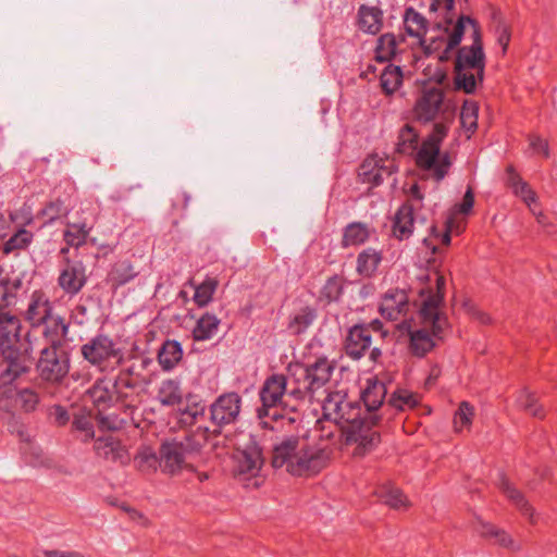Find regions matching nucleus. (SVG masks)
<instances>
[{
  "instance_id": "29",
  "label": "nucleus",
  "mask_w": 557,
  "mask_h": 557,
  "mask_svg": "<svg viewBox=\"0 0 557 557\" xmlns=\"http://www.w3.org/2000/svg\"><path fill=\"white\" fill-rule=\"evenodd\" d=\"M414 228L413 210L409 206H403L396 212L393 225L392 234L399 240L407 239L411 236Z\"/></svg>"
},
{
  "instance_id": "24",
  "label": "nucleus",
  "mask_w": 557,
  "mask_h": 557,
  "mask_svg": "<svg viewBox=\"0 0 557 557\" xmlns=\"http://www.w3.org/2000/svg\"><path fill=\"white\" fill-rule=\"evenodd\" d=\"M506 182L512 193L519 197L533 214L539 213V201L536 193L524 182L511 168L507 170Z\"/></svg>"
},
{
  "instance_id": "39",
  "label": "nucleus",
  "mask_w": 557,
  "mask_h": 557,
  "mask_svg": "<svg viewBox=\"0 0 557 557\" xmlns=\"http://www.w3.org/2000/svg\"><path fill=\"white\" fill-rule=\"evenodd\" d=\"M0 419L11 433H21L23 423L9 397L0 395Z\"/></svg>"
},
{
  "instance_id": "37",
  "label": "nucleus",
  "mask_w": 557,
  "mask_h": 557,
  "mask_svg": "<svg viewBox=\"0 0 557 557\" xmlns=\"http://www.w3.org/2000/svg\"><path fill=\"white\" fill-rule=\"evenodd\" d=\"M40 403L39 393L32 387H23L15 392L14 405L24 413L35 412Z\"/></svg>"
},
{
  "instance_id": "51",
  "label": "nucleus",
  "mask_w": 557,
  "mask_h": 557,
  "mask_svg": "<svg viewBox=\"0 0 557 557\" xmlns=\"http://www.w3.org/2000/svg\"><path fill=\"white\" fill-rule=\"evenodd\" d=\"M48 416L58 426H64L71 420L67 409L61 405H53L48 409Z\"/></svg>"
},
{
  "instance_id": "27",
  "label": "nucleus",
  "mask_w": 557,
  "mask_h": 557,
  "mask_svg": "<svg viewBox=\"0 0 557 557\" xmlns=\"http://www.w3.org/2000/svg\"><path fill=\"white\" fill-rule=\"evenodd\" d=\"M13 356L3 357V369L0 373V382L2 385L12 384L21 375L28 371V367L25 364V357H29L32 354L24 351H14Z\"/></svg>"
},
{
  "instance_id": "56",
  "label": "nucleus",
  "mask_w": 557,
  "mask_h": 557,
  "mask_svg": "<svg viewBox=\"0 0 557 557\" xmlns=\"http://www.w3.org/2000/svg\"><path fill=\"white\" fill-rule=\"evenodd\" d=\"M311 317L309 313H301L294 317L289 323V329L294 333L302 332L310 323Z\"/></svg>"
},
{
  "instance_id": "32",
  "label": "nucleus",
  "mask_w": 557,
  "mask_h": 557,
  "mask_svg": "<svg viewBox=\"0 0 557 557\" xmlns=\"http://www.w3.org/2000/svg\"><path fill=\"white\" fill-rule=\"evenodd\" d=\"M183 358L181 343L174 339L165 341L158 352V361L162 370H173Z\"/></svg>"
},
{
  "instance_id": "48",
  "label": "nucleus",
  "mask_w": 557,
  "mask_h": 557,
  "mask_svg": "<svg viewBox=\"0 0 557 557\" xmlns=\"http://www.w3.org/2000/svg\"><path fill=\"white\" fill-rule=\"evenodd\" d=\"M158 399L164 406H173L182 399V393L178 382L175 380H164L158 392Z\"/></svg>"
},
{
  "instance_id": "19",
  "label": "nucleus",
  "mask_w": 557,
  "mask_h": 557,
  "mask_svg": "<svg viewBox=\"0 0 557 557\" xmlns=\"http://www.w3.org/2000/svg\"><path fill=\"white\" fill-rule=\"evenodd\" d=\"M334 364L326 358H318L314 363L302 369L305 387L314 392L324 386L331 379Z\"/></svg>"
},
{
  "instance_id": "7",
  "label": "nucleus",
  "mask_w": 557,
  "mask_h": 557,
  "mask_svg": "<svg viewBox=\"0 0 557 557\" xmlns=\"http://www.w3.org/2000/svg\"><path fill=\"white\" fill-rule=\"evenodd\" d=\"M263 465L262 450L252 440L239 444L233 455V472L239 481L248 486L260 485Z\"/></svg>"
},
{
  "instance_id": "8",
  "label": "nucleus",
  "mask_w": 557,
  "mask_h": 557,
  "mask_svg": "<svg viewBox=\"0 0 557 557\" xmlns=\"http://www.w3.org/2000/svg\"><path fill=\"white\" fill-rule=\"evenodd\" d=\"M209 429L196 432L186 438V442L175 440L165 441L160 447V459L163 471L174 474L181 471L185 462L186 453H198L209 438Z\"/></svg>"
},
{
  "instance_id": "47",
  "label": "nucleus",
  "mask_w": 557,
  "mask_h": 557,
  "mask_svg": "<svg viewBox=\"0 0 557 557\" xmlns=\"http://www.w3.org/2000/svg\"><path fill=\"white\" fill-rule=\"evenodd\" d=\"M369 236L370 231L366 225L352 223L344 230L342 243L345 247L357 246L367 242Z\"/></svg>"
},
{
  "instance_id": "62",
  "label": "nucleus",
  "mask_w": 557,
  "mask_h": 557,
  "mask_svg": "<svg viewBox=\"0 0 557 557\" xmlns=\"http://www.w3.org/2000/svg\"><path fill=\"white\" fill-rule=\"evenodd\" d=\"M11 221L0 213V239L7 237L10 233Z\"/></svg>"
},
{
  "instance_id": "40",
  "label": "nucleus",
  "mask_w": 557,
  "mask_h": 557,
  "mask_svg": "<svg viewBox=\"0 0 557 557\" xmlns=\"http://www.w3.org/2000/svg\"><path fill=\"white\" fill-rule=\"evenodd\" d=\"M137 275L138 272L128 260H121L114 263L109 272V281L113 286L119 287L129 283Z\"/></svg>"
},
{
  "instance_id": "26",
  "label": "nucleus",
  "mask_w": 557,
  "mask_h": 557,
  "mask_svg": "<svg viewBox=\"0 0 557 557\" xmlns=\"http://www.w3.org/2000/svg\"><path fill=\"white\" fill-rule=\"evenodd\" d=\"M490 30L494 36L496 45L500 48L502 53L506 54L511 40V26L498 9H490Z\"/></svg>"
},
{
  "instance_id": "49",
  "label": "nucleus",
  "mask_w": 557,
  "mask_h": 557,
  "mask_svg": "<svg viewBox=\"0 0 557 557\" xmlns=\"http://www.w3.org/2000/svg\"><path fill=\"white\" fill-rule=\"evenodd\" d=\"M419 134L413 125L406 123L399 131L397 149L401 153H411L416 150Z\"/></svg>"
},
{
  "instance_id": "63",
  "label": "nucleus",
  "mask_w": 557,
  "mask_h": 557,
  "mask_svg": "<svg viewBox=\"0 0 557 557\" xmlns=\"http://www.w3.org/2000/svg\"><path fill=\"white\" fill-rule=\"evenodd\" d=\"M188 200H189V196L186 193L182 191V193H177L174 203L177 205L178 202H183V205L186 206Z\"/></svg>"
},
{
  "instance_id": "35",
  "label": "nucleus",
  "mask_w": 557,
  "mask_h": 557,
  "mask_svg": "<svg viewBox=\"0 0 557 557\" xmlns=\"http://www.w3.org/2000/svg\"><path fill=\"white\" fill-rule=\"evenodd\" d=\"M475 417V407L469 401H461L453 417V429L456 433H469Z\"/></svg>"
},
{
  "instance_id": "3",
  "label": "nucleus",
  "mask_w": 557,
  "mask_h": 557,
  "mask_svg": "<svg viewBox=\"0 0 557 557\" xmlns=\"http://www.w3.org/2000/svg\"><path fill=\"white\" fill-rule=\"evenodd\" d=\"M419 310L396 325L393 336L397 342H408L414 356L430 352L443 339L447 319L440 311L446 283L445 271L433 264L418 277Z\"/></svg>"
},
{
  "instance_id": "17",
  "label": "nucleus",
  "mask_w": 557,
  "mask_h": 557,
  "mask_svg": "<svg viewBox=\"0 0 557 557\" xmlns=\"http://www.w3.org/2000/svg\"><path fill=\"white\" fill-rule=\"evenodd\" d=\"M407 293L403 289L387 290L380 302V313L389 320H397L409 311Z\"/></svg>"
},
{
  "instance_id": "60",
  "label": "nucleus",
  "mask_w": 557,
  "mask_h": 557,
  "mask_svg": "<svg viewBox=\"0 0 557 557\" xmlns=\"http://www.w3.org/2000/svg\"><path fill=\"white\" fill-rule=\"evenodd\" d=\"M203 407L201 408H198L197 406L195 407H187L183 413H182V419L184 422H188V423H193V422H196L198 420V417H203Z\"/></svg>"
},
{
  "instance_id": "20",
  "label": "nucleus",
  "mask_w": 557,
  "mask_h": 557,
  "mask_svg": "<svg viewBox=\"0 0 557 557\" xmlns=\"http://www.w3.org/2000/svg\"><path fill=\"white\" fill-rule=\"evenodd\" d=\"M94 450L98 457L121 465H127L131 460L125 446L112 436L98 437L95 441Z\"/></svg>"
},
{
  "instance_id": "15",
  "label": "nucleus",
  "mask_w": 557,
  "mask_h": 557,
  "mask_svg": "<svg viewBox=\"0 0 557 557\" xmlns=\"http://www.w3.org/2000/svg\"><path fill=\"white\" fill-rule=\"evenodd\" d=\"M69 325L60 315H50L42 324L38 325L37 339L41 346L59 348L65 338Z\"/></svg>"
},
{
  "instance_id": "1",
  "label": "nucleus",
  "mask_w": 557,
  "mask_h": 557,
  "mask_svg": "<svg viewBox=\"0 0 557 557\" xmlns=\"http://www.w3.org/2000/svg\"><path fill=\"white\" fill-rule=\"evenodd\" d=\"M322 417L312 428L305 425L297 435L283 440L273 451V466L285 467L295 475H314L322 471L330 461V441L337 434L345 444H356V453L373 446L379 441L372 431L374 417L361 420V409L346 399L343 392L326 395L322 405Z\"/></svg>"
},
{
  "instance_id": "25",
  "label": "nucleus",
  "mask_w": 557,
  "mask_h": 557,
  "mask_svg": "<svg viewBox=\"0 0 557 557\" xmlns=\"http://www.w3.org/2000/svg\"><path fill=\"white\" fill-rule=\"evenodd\" d=\"M474 207V193L469 187L461 200L457 202L447 213L450 230L463 232L467 226V218Z\"/></svg>"
},
{
  "instance_id": "12",
  "label": "nucleus",
  "mask_w": 557,
  "mask_h": 557,
  "mask_svg": "<svg viewBox=\"0 0 557 557\" xmlns=\"http://www.w3.org/2000/svg\"><path fill=\"white\" fill-rule=\"evenodd\" d=\"M82 355L92 366L101 367L103 362L116 359H122L121 349L107 335H97L88 343L82 346Z\"/></svg>"
},
{
  "instance_id": "45",
  "label": "nucleus",
  "mask_w": 557,
  "mask_h": 557,
  "mask_svg": "<svg viewBox=\"0 0 557 557\" xmlns=\"http://www.w3.org/2000/svg\"><path fill=\"white\" fill-rule=\"evenodd\" d=\"M419 401L418 394L406 388H397L388 398L387 404L397 410H407L414 408Z\"/></svg>"
},
{
  "instance_id": "55",
  "label": "nucleus",
  "mask_w": 557,
  "mask_h": 557,
  "mask_svg": "<svg viewBox=\"0 0 557 557\" xmlns=\"http://www.w3.org/2000/svg\"><path fill=\"white\" fill-rule=\"evenodd\" d=\"M193 300L199 308H205L209 304V283L207 280L195 288Z\"/></svg>"
},
{
  "instance_id": "54",
  "label": "nucleus",
  "mask_w": 557,
  "mask_h": 557,
  "mask_svg": "<svg viewBox=\"0 0 557 557\" xmlns=\"http://www.w3.org/2000/svg\"><path fill=\"white\" fill-rule=\"evenodd\" d=\"M193 336L195 341L209 338V312H205L199 317L197 325L193 330Z\"/></svg>"
},
{
  "instance_id": "53",
  "label": "nucleus",
  "mask_w": 557,
  "mask_h": 557,
  "mask_svg": "<svg viewBox=\"0 0 557 557\" xmlns=\"http://www.w3.org/2000/svg\"><path fill=\"white\" fill-rule=\"evenodd\" d=\"M342 293V282L338 277H331L326 281L321 295L327 300H335Z\"/></svg>"
},
{
  "instance_id": "30",
  "label": "nucleus",
  "mask_w": 557,
  "mask_h": 557,
  "mask_svg": "<svg viewBox=\"0 0 557 557\" xmlns=\"http://www.w3.org/2000/svg\"><path fill=\"white\" fill-rule=\"evenodd\" d=\"M382 261V253L373 248H367L356 258V272L362 278L374 276Z\"/></svg>"
},
{
  "instance_id": "64",
  "label": "nucleus",
  "mask_w": 557,
  "mask_h": 557,
  "mask_svg": "<svg viewBox=\"0 0 557 557\" xmlns=\"http://www.w3.org/2000/svg\"><path fill=\"white\" fill-rule=\"evenodd\" d=\"M437 375H438V371L434 370L432 375L426 380L425 384L426 385H431L434 382V380L436 379Z\"/></svg>"
},
{
  "instance_id": "58",
  "label": "nucleus",
  "mask_w": 557,
  "mask_h": 557,
  "mask_svg": "<svg viewBox=\"0 0 557 557\" xmlns=\"http://www.w3.org/2000/svg\"><path fill=\"white\" fill-rule=\"evenodd\" d=\"M136 460L139 463V467L147 465L148 467H154L157 462V456L150 449L146 448L141 450L137 456Z\"/></svg>"
},
{
  "instance_id": "42",
  "label": "nucleus",
  "mask_w": 557,
  "mask_h": 557,
  "mask_svg": "<svg viewBox=\"0 0 557 557\" xmlns=\"http://www.w3.org/2000/svg\"><path fill=\"white\" fill-rule=\"evenodd\" d=\"M21 287L22 281L20 278L0 277V312H5V308L15 304Z\"/></svg>"
},
{
  "instance_id": "31",
  "label": "nucleus",
  "mask_w": 557,
  "mask_h": 557,
  "mask_svg": "<svg viewBox=\"0 0 557 557\" xmlns=\"http://www.w3.org/2000/svg\"><path fill=\"white\" fill-rule=\"evenodd\" d=\"M462 232H457L450 230L448 224V218L443 225H433L431 232L428 237L424 239V245L432 250V252H436L441 249V247H447L450 244L451 235H460Z\"/></svg>"
},
{
  "instance_id": "6",
  "label": "nucleus",
  "mask_w": 557,
  "mask_h": 557,
  "mask_svg": "<svg viewBox=\"0 0 557 557\" xmlns=\"http://www.w3.org/2000/svg\"><path fill=\"white\" fill-rule=\"evenodd\" d=\"M286 382L283 376L270 377L262 389V408L259 411L261 419H271L274 422L293 424L298 421L297 408L300 406V393L292 392L285 394ZM264 425L269 422L263 420Z\"/></svg>"
},
{
  "instance_id": "16",
  "label": "nucleus",
  "mask_w": 557,
  "mask_h": 557,
  "mask_svg": "<svg viewBox=\"0 0 557 557\" xmlns=\"http://www.w3.org/2000/svg\"><path fill=\"white\" fill-rule=\"evenodd\" d=\"M240 410V398L235 393L220 396L211 406V421L222 426L234 422Z\"/></svg>"
},
{
  "instance_id": "50",
  "label": "nucleus",
  "mask_w": 557,
  "mask_h": 557,
  "mask_svg": "<svg viewBox=\"0 0 557 557\" xmlns=\"http://www.w3.org/2000/svg\"><path fill=\"white\" fill-rule=\"evenodd\" d=\"M503 490H504V493L507 495V497L516 503V505L518 506L521 513L533 522L534 516H535V510L524 499L522 494L509 482H505L503 484Z\"/></svg>"
},
{
  "instance_id": "46",
  "label": "nucleus",
  "mask_w": 557,
  "mask_h": 557,
  "mask_svg": "<svg viewBox=\"0 0 557 557\" xmlns=\"http://www.w3.org/2000/svg\"><path fill=\"white\" fill-rule=\"evenodd\" d=\"M401 45H406L400 40H397L394 34H385L380 37L376 47V54L380 60H389L398 51H403Z\"/></svg>"
},
{
  "instance_id": "28",
  "label": "nucleus",
  "mask_w": 557,
  "mask_h": 557,
  "mask_svg": "<svg viewBox=\"0 0 557 557\" xmlns=\"http://www.w3.org/2000/svg\"><path fill=\"white\" fill-rule=\"evenodd\" d=\"M370 344L369 330L363 326H355L349 331L345 348L350 357L358 359L369 348Z\"/></svg>"
},
{
  "instance_id": "52",
  "label": "nucleus",
  "mask_w": 557,
  "mask_h": 557,
  "mask_svg": "<svg viewBox=\"0 0 557 557\" xmlns=\"http://www.w3.org/2000/svg\"><path fill=\"white\" fill-rule=\"evenodd\" d=\"M528 140L529 149L532 154L541 158L548 157V144L545 138H542L541 136L537 135H531Z\"/></svg>"
},
{
  "instance_id": "21",
  "label": "nucleus",
  "mask_w": 557,
  "mask_h": 557,
  "mask_svg": "<svg viewBox=\"0 0 557 557\" xmlns=\"http://www.w3.org/2000/svg\"><path fill=\"white\" fill-rule=\"evenodd\" d=\"M386 396V387L383 382L377 379H370L367 381V384L362 391V400L367 408V413H361V420L364 421L370 417H374V424L377 423V416L372 413V411L379 409L383 404Z\"/></svg>"
},
{
  "instance_id": "44",
  "label": "nucleus",
  "mask_w": 557,
  "mask_h": 557,
  "mask_svg": "<svg viewBox=\"0 0 557 557\" xmlns=\"http://www.w3.org/2000/svg\"><path fill=\"white\" fill-rule=\"evenodd\" d=\"M72 429L78 433L77 437L84 443H87L95 437L91 417L83 410L73 414Z\"/></svg>"
},
{
  "instance_id": "5",
  "label": "nucleus",
  "mask_w": 557,
  "mask_h": 557,
  "mask_svg": "<svg viewBox=\"0 0 557 557\" xmlns=\"http://www.w3.org/2000/svg\"><path fill=\"white\" fill-rule=\"evenodd\" d=\"M456 20H468L458 32V38L455 44L443 46L437 55L431 61H438L441 64L450 58L456 47L460 44L465 32L469 30L472 35V44L459 49L455 63V82L458 88L466 92H472L478 82L482 81L485 67V53L482 34L478 23L466 15L456 16Z\"/></svg>"
},
{
  "instance_id": "18",
  "label": "nucleus",
  "mask_w": 557,
  "mask_h": 557,
  "mask_svg": "<svg viewBox=\"0 0 557 557\" xmlns=\"http://www.w3.org/2000/svg\"><path fill=\"white\" fill-rule=\"evenodd\" d=\"M478 534L493 542V544L511 553L521 550V544L508 531L490 522H481L476 529Z\"/></svg>"
},
{
  "instance_id": "23",
  "label": "nucleus",
  "mask_w": 557,
  "mask_h": 557,
  "mask_svg": "<svg viewBox=\"0 0 557 557\" xmlns=\"http://www.w3.org/2000/svg\"><path fill=\"white\" fill-rule=\"evenodd\" d=\"M410 64H412V62ZM411 67L413 70L409 69L406 64H404L403 67L394 64L385 66L380 76V83L384 94L392 95L396 92L401 87L404 78L410 77L422 66L411 65Z\"/></svg>"
},
{
  "instance_id": "10",
  "label": "nucleus",
  "mask_w": 557,
  "mask_h": 557,
  "mask_svg": "<svg viewBox=\"0 0 557 557\" xmlns=\"http://www.w3.org/2000/svg\"><path fill=\"white\" fill-rule=\"evenodd\" d=\"M39 345L36 349L40 352L37 363V371L42 381L48 383H60L67 375L70 370V360L65 352L59 348H49Z\"/></svg>"
},
{
  "instance_id": "13",
  "label": "nucleus",
  "mask_w": 557,
  "mask_h": 557,
  "mask_svg": "<svg viewBox=\"0 0 557 557\" xmlns=\"http://www.w3.org/2000/svg\"><path fill=\"white\" fill-rule=\"evenodd\" d=\"M87 283L86 265L81 260L65 259L58 276V285L69 297L81 293Z\"/></svg>"
},
{
  "instance_id": "34",
  "label": "nucleus",
  "mask_w": 557,
  "mask_h": 557,
  "mask_svg": "<svg viewBox=\"0 0 557 557\" xmlns=\"http://www.w3.org/2000/svg\"><path fill=\"white\" fill-rule=\"evenodd\" d=\"M91 230L92 225L86 220L67 222L63 232V239L67 246L78 248L86 243Z\"/></svg>"
},
{
  "instance_id": "38",
  "label": "nucleus",
  "mask_w": 557,
  "mask_h": 557,
  "mask_svg": "<svg viewBox=\"0 0 557 557\" xmlns=\"http://www.w3.org/2000/svg\"><path fill=\"white\" fill-rule=\"evenodd\" d=\"M358 24L366 33H377L382 27L381 11L374 7H361L358 14Z\"/></svg>"
},
{
  "instance_id": "22",
  "label": "nucleus",
  "mask_w": 557,
  "mask_h": 557,
  "mask_svg": "<svg viewBox=\"0 0 557 557\" xmlns=\"http://www.w3.org/2000/svg\"><path fill=\"white\" fill-rule=\"evenodd\" d=\"M373 493L383 504L395 510L405 511L411 507L408 496L389 481L379 483Z\"/></svg>"
},
{
  "instance_id": "36",
  "label": "nucleus",
  "mask_w": 557,
  "mask_h": 557,
  "mask_svg": "<svg viewBox=\"0 0 557 557\" xmlns=\"http://www.w3.org/2000/svg\"><path fill=\"white\" fill-rule=\"evenodd\" d=\"M479 104L475 101L463 102L460 112V127L467 138H470L478 127Z\"/></svg>"
},
{
  "instance_id": "4",
  "label": "nucleus",
  "mask_w": 557,
  "mask_h": 557,
  "mask_svg": "<svg viewBox=\"0 0 557 557\" xmlns=\"http://www.w3.org/2000/svg\"><path fill=\"white\" fill-rule=\"evenodd\" d=\"M429 12L435 15V24L430 29L426 28L425 18L413 9H408L404 16L401 41L414 51L413 66L433 59H421L417 52L437 55L443 46L455 44L459 29L465 23H470L468 20H456L454 0H430Z\"/></svg>"
},
{
  "instance_id": "43",
  "label": "nucleus",
  "mask_w": 557,
  "mask_h": 557,
  "mask_svg": "<svg viewBox=\"0 0 557 557\" xmlns=\"http://www.w3.org/2000/svg\"><path fill=\"white\" fill-rule=\"evenodd\" d=\"M34 234L30 231L20 227L3 244L2 251L5 255H10L15 251L24 250L32 244Z\"/></svg>"
},
{
  "instance_id": "57",
  "label": "nucleus",
  "mask_w": 557,
  "mask_h": 557,
  "mask_svg": "<svg viewBox=\"0 0 557 557\" xmlns=\"http://www.w3.org/2000/svg\"><path fill=\"white\" fill-rule=\"evenodd\" d=\"M36 557H84V555L75 550L42 549Z\"/></svg>"
},
{
  "instance_id": "61",
  "label": "nucleus",
  "mask_w": 557,
  "mask_h": 557,
  "mask_svg": "<svg viewBox=\"0 0 557 557\" xmlns=\"http://www.w3.org/2000/svg\"><path fill=\"white\" fill-rule=\"evenodd\" d=\"M153 364V360L149 357H143L139 359L137 364H133L127 371L128 373H134L135 370H147L150 366Z\"/></svg>"
},
{
  "instance_id": "2",
  "label": "nucleus",
  "mask_w": 557,
  "mask_h": 557,
  "mask_svg": "<svg viewBox=\"0 0 557 557\" xmlns=\"http://www.w3.org/2000/svg\"><path fill=\"white\" fill-rule=\"evenodd\" d=\"M423 66L417 84L420 94L413 107V115L420 121L440 120L434 125L433 132L422 143L417 153V164L426 171L430 176L441 181L447 174L453 157L446 151L440 150V144L447 134V122L454 117L457 107L456 101L444 92L443 84L447 77V71L438 61L422 62Z\"/></svg>"
},
{
  "instance_id": "14",
  "label": "nucleus",
  "mask_w": 557,
  "mask_h": 557,
  "mask_svg": "<svg viewBox=\"0 0 557 557\" xmlns=\"http://www.w3.org/2000/svg\"><path fill=\"white\" fill-rule=\"evenodd\" d=\"M52 310L51 301L45 292L37 289L30 294L24 313L25 320L30 324V337L37 338L38 325L53 314Z\"/></svg>"
},
{
  "instance_id": "9",
  "label": "nucleus",
  "mask_w": 557,
  "mask_h": 557,
  "mask_svg": "<svg viewBox=\"0 0 557 557\" xmlns=\"http://www.w3.org/2000/svg\"><path fill=\"white\" fill-rule=\"evenodd\" d=\"M20 319L9 312H0V352L1 356H13L14 351L33 354L39 346L37 338L30 337L29 331L21 338Z\"/></svg>"
},
{
  "instance_id": "59",
  "label": "nucleus",
  "mask_w": 557,
  "mask_h": 557,
  "mask_svg": "<svg viewBox=\"0 0 557 557\" xmlns=\"http://www.w3.org/2000/svg\"><path fill=\"white\" fill-rule=\"evenodd\" d=\"M62 202L61 201H54L50 202L44 210L42 214L48 216L49 222L54 221L57 218L60 216L62 213Z\"/></svg>"
},
{
  "instance_id": "11",
  "label": "nucleus",
  "mask_w": 557,
  "mask_h": 557,
  "mask_svg": "<svg viewBox=\"0 0 557 557\" xmlns=\"http://www.w3.org/2000/svg\"><path fill=\"white\" fill-rule=\"evenodd\" d=\"M397 170L394 158L384 152H374L368 156L359 168V181L370 190L379 186L385 177Z\"/></svg>"
},
{
  "instance_id": "33",
  "label": "nucleus",
  "mask_w": 557,
  "mask_h": 557,
  "mask_svg": "<svg viewBox=\"0 0 557 557\" xmlns=\"http://www.w3.org/2000/svg\"><path fill=\"white\" fill-rule=\"evenodd\" d=\"M114 383L110 380H98L92 387L88 389L89 397L98 410L109 408L113 401Z\"/></svg>"
},
{
  "instance_id": "41",
  "label": "nucleus",
  "mask_w": 557,
  "mask_h": 557,
  "mask_svg": "<svg viewBox=\"0 0 557 557\" xmlns=\"http://www.w3.org/2000/svg\"><path fill=\"white\" fill-rule=\"evenodd\" d=\"M515 404L518 408L525 410L533 417L542 418L545 414V411L539 404L535 394L528 388H522L516 393Z\"/></svg>"
}]
</instances>
